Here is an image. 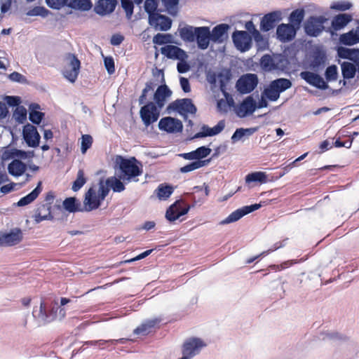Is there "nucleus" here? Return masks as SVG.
<instances>
[{
  "label": "nucleus",
  "mask_w": 359,
  "mask_h": 359,
  "mask_svg": "<svg viewBox=\"0 0 359 359\" xmlns=\"http://www.w3.org/2000/svg\"><path fill=\"white\" fill-rule=\"evenodd\" d=\"M62 207L66 211L70 213L84 212L80 201L75 196L66 198L62 202Z\"/></svg>",
  "instance_id": "obj_34"
},
{
  "label": "nucleus",
  "mask_w": 359,
  "mask_h": 359,
  "mask_svg": "<svg viewBox=\"0 0 359 359\" xmlns=\"http://www.w3.org/2000/svg\"><path fill=\"white\" fill-rule=\"evenodd\" d=\"M27 109L23 106L17 107L13 114V118L20 124L24 123L27 119Z\"/></svg>",
  "instance_id": "obj_49"
},
{
  "label": "nucleus",
  "mask_w": 359,
  "mask_h": 359,
  "mask_svg": "<svg viewBox=\"0 0 359 359\" xmlns=\"http://www.w3.org/2000/svg\"><path fill=\"white\" fill-rule=\"evenodd\" d=\"M352 6V4L349 1H341L334 2L330 8L334 10L345 11L350 9Z\"/></svg>",
  "instance_id": "obj_58"
},
{
  "label": "nucleus",
  "mask_w": 359,
  "mask_h": 359,
  "mask_svg": "<svg viewBox=\"0 0 359 359\" xmlns=\"http://www.w3.org/2000/svg\"><path fill=\"white\" fill-rule=\"evenodd\" d=\"M102 203V200H100L95 190L93 187H90L85 194L83 210L86 212L96 210L100 207Z\"/></svg>",
  "instance_id": "obj_21"
},
{
  "label": "nucleus",
  "mask_w": 359,
  "mask_h": 359,
  "mask_svg": "<svg viewBox=\"0 0 359 359\" xmlns=\"http://www.w3.org/2000/svg\"><path fill=\"white\" fill-rule=\"evenodd\" d=\"M257 109V102L252 95L246 97L238 106V116L241 118L252 114Z\"/></svg>",
  "instance_id": "obj_27"
},
{
  "label": "nucleus",
  "mask_w": 359,
  "mask_h": 359,
  "mask_svg": "<svg viewBox=\"0 0 359 359\" xmlns=\"http://www.w3.org/2000/svg\"><path fill=\"white\" fill-rule=\"evenodd\" d=\"M172 93V90L166 84L160 85L154 94V103L161 109L164 107L167 98L170 97Z\"/></svg>",
  "instance_id": "obj_28"
},
{
  "label": "nucleus",
  "mask_w": 359,
  "mask_h": 359,
  "mask_svg": "<svg viewBox=\"0 0 359 359\" xmlns=\"http://www.w3.org/2000/svg\"><path fill=\"white\" fill-rule=\"evenodd\" d=\"M338 75V67L336 65L328 66L325 71V77L327 82L336 81Z\"/></svg>",
  "instance_id": "obj_51"
},
{
  "label": "nucleus",
  "mask_w": 359,
  "mask_h": 359,
  "mask_svg": "<svg viewBox=\"0 0 359 359\" xmlns=\"http://www.w3.org/2000/svg\"><path fill=\"white\" fill-rule=\"evenodd\" d=\"M262 206V204L260 203H254L250 205H245L241 208H238L231 212L226 218L222 220L219 222V224L224 225L227 224H230L232 222H235L239 220L241 218L244 217L245 215L250 214L258 209H259Z\"/></svg>",
  "instance_id": "obj_11"
},
{
  "label": "nucleus",
  "mask_w": 359,
  "mask_h": 359,
  "mask_svg": "<svg viewBox=\"0 0 359 359\" xmlns=\"http://www.w3.org/2000/svg\"><path fill=\"white\" fill-rule=\"evenodd\" d=\"M27 168V165L18 159H13L8 165V173L14 177L22 175Z\"/></svg>",
  "instance_id": "obj_37"
},
{
  "label": "nucleus",
  "mask_w": 359,
  "mask_h": 359,
  "mask_svg": "<svg viewBox=\"0 0 359 359\" xmlns=\"http://www.w3.org/2000/svg\"><path fill=\"white\" fill-rule=\"evenodd\" d=\"M245 137L243 128H236L231 137V143L235 144L238 141L244 142Z\"/></svg>",
  "instance_id": "obj_60"
},
{
  "label": "nucleus",
  "mask_w": 359,
  "mask_h": 359,
  "mask_svg": "<svg viewBox=\"0 0 359 359\" xmlns=\"http://www.w3.org/2000/svg\"><path fill=\"white\" fill-rule=\"evenodd\" d=\"M161 53L168 59L184 60L188 55L181 48L174 45H165L161 48Z\"/></svg>",
  "instance_id": "obj_24"
},
{
  "label": "nucleus",
  "mask_w": 359,
  "mask_h": 359,
  "mask_svg": "<svg viewBox=\"0 0 359 359\" xmlns=\"http://www.w3.org/2000/svg\"><path fill=\"white\" fill-rule=\"evenodd\" d=\"M86 182V178L84 176V172L82 169L79 170L76 180L73 182L72 189L74 191H78Z\"/></svg>",
  "instance_id": "obj_50"
},
{
  "label": "nucleus",
  "mask_w": 359,
  "mask_h": 359,
  "mask_svg": "<svg viewBox=\"0 0 359 359\" xmlns=\"http://www.w3.org/2000/svg\"><path fill=\"white\" fill-rule=\"evenodd\" d=\"M258 84V77L255 74H245L236 81V88L241 94H248L252 92Z\"/></svg>",
  "instance_id": "obj_9"
},
{
  "label": "nucleus",
  "mask_w": 359,
  "mask_h": 359,
  "mask_svg": "<svg viewBox=\"0 0 359 359\" xmlns=\"http://www.w3.org/2000/svg\"><path fill=\"white\" fill-rule=\"evenodd\" d=\"M158 126L160 130L170 134L181 133L183 130L182 122L180 119L171 116L161 118Z\"/></svg>",
  "instance_id": "obj_10"
},
{
  "label": "nucleus",
  "mask_w": 359,
  "mask_h": 359,
  "mask_svg": "<svg viewBox=\"0 0 359 359\" xmlns=\"http://www.w3.org/2000/svg\"><path fill=\"white\" fill-rule=\"evenodd\" d=\"M231 72L230 69H224L222 70L217 74L220 91L222 92L224 97L226 99L227 102L229 105L233 104V100L232 99L231 95L227 92L226 86L231 79Z\"/></svg>",
  "instance_id": "obj_19"
},
{
  "label": "nucleus",
  "mask_w": 359,
  "mask_h": 359,
  "mask_svg": "<svg viewBox=\"0 0 359 359\" xmlns=\"http://www.w3.org/2000/svg\"><path fill=\"white\" fill-rule=\"evenodd\" d=\"M93 143V138L90 135H83L81 137V150L83 154L90 148Z\"/></svg>",
  "instance_id": "obj_59"
},
{
  "label": "nucleus",
  "mask_w": 359,
  "mask_h": 359,
  "mask_svg": "<svg viewBox=\"0 0 359 359\" xmlns=\"http://www.w3.org/2000/svg\"><path fill=\"white\" fill-rule=\"evenodd\" d=\"M4 100L6 102V104L9 107H20V104L21 103V99L18 96L13 95H6L4 97Z\"/></svg>",
  "instance_id": "obj_64"
},
{
  "label": "nucleus",
  "mask_w": 359,
  "mask_h": 359,
  "mask_svg": "<svg viewBox=\"0 0 359 359\" xmlns=\"http://www.w3.org/2000/svg\"><path fill=\"white\" fill-rule=\"evenodd\" d=\"M210 159L205 160V161H192V162L188 163L187 165H186L183 167H181L180 168V171L182 173H187L189 172H191L193 170H195L196 169H198L203 166H205L206 165H208L210 163Z\"/></svg>",
  "instance_id": "obj_45"
},
{
  "label": "nucleus",
  "mask_w": 359,
  "mask_h": 359,
  "mask_svg": "<svg viewBox=\"0 0 359 359\" xmlns=\"http://www.w3.org/2000/svg\"><path fill=\"white\" fill-rule=\"evenodd\" d=\"M327 60L326 54L324 51L318 50L314 52L313 60L311 62V67L313 70H318L325 67Z\"/></svg>",
  "instance_id": "obj_39"
},
{
  "label": "nucleus",
  "mask_w": 359,
  "mask_h": 359,
  "mask_svg": "<svg viewBox=\"0 0 359 359\" xmlns=\"http://www.w3.org/2000/svg\"><path fill=\"white\" fill-rule=\"evenodd\" d=\"M304 9H295L289 15V24L297 29L304 20Z\"/></svg>",
  "instance_id": "obj_42"
},
{
  "label": "nucleus",
  "mask_w": 359,
  "mask_h": 359,
  "mask_svg": "<svg viewBox=\"0 0 359 359\" xmlns=\"http://www.w3.org/2000/svg\"><path fill=\"white\" fill-rule=\"evenodd\" d=\"M358 26L349 32L342 34L339 36V43L342 45L351 46L359 43V20H357Z\"/></svg>",
  "instance_id": "obj_30"
},
{
  "label": "nucleus",
  "mask_w": 359,
  "mask_h": 359,
  "mask_svg": "<svg viewBox=\"0 0 359 359\" xmlns=\"http://www.w3.org/2000/svg\"><path fill=\"white\" fill-rule=\"evenodd\" d=\"M230 26L226 23H222L215 26L210 31L211 41L221 44L228 39V30Z\"/></svg>",
  "instance_id": "obj_22"
},
{
  "label": "nucleus",
  "mask_w": 359,
  "mask_h": 359,
  "mask_svg": "<svg viewBox=\"0 0 359 359\" xmlns=\"http://www.w3.org/2000/svg\"><path fill=\"white\" fill-rule=\"evenodd\" d=\"M161 109L153 102H147L140 110V116L147 127L158 121L160 117Z\"/></svg>",
  "instance_id": "obj_7"
},
{
  "label": "nucleus",
  "mask_w": 359,
  "mask_h": 359,
  "mask_svg": "<svg viewBox=\"0 0 359 359\" xmlns=\"http://www.w3.org/2000/svg\"><path fill=\"white\" fill-rule=\"evenodd\" d=\"M300 76L307 83L316 88L326 90L329 88L327 83L317 73L304 71L300 73Z\"/></svg>",
  "instance_id": "obj_16"
},
{
  "label": "nucleus",
  "mask_w": 359,
  "mask_h": 359,
  "mask_svg": "<svg viewBox=\"0 0 359 359\" xmlns=\"http://www.w3.org/2000/svg\"><path fill=\"white\" fill-rule=\"evenodd\" d=\"M352 20L353 16L351 14L346 13L337 14L332 18L331 27L326 29V32L334 35V32L344 29Z\"/></svg>",
  "instance_id": "obj_15"
},
{
  "label": "nucleus",
  "mask_w": 359,
  "mask_h": 359,
  "mask_svg": "<svg viewBox=\"0 0 359 359\" xmlns=\"http://www.w3.org/2000/svg\"><path fill=\"white\" fill-rule=\"evenodd\" d=\"M149 15V23L151 26H154L156 27L158 25V21L161 20V18L163 15L158 13L157 11H145Z\"/></svg>",
  "instance_id": "obj_57"
},
{
  "label": "nucleus",
  "mask_w": 359,
  "mask_h": 359,
  "mask_svg": "<svg viewBox=\"0 0 359 359\" xmlns=\"http://www.w3.org/2000/svg\"><path fill=\"white\" fill-rule=\"evenodd\" d=\"M225 128V121L220 120L216 126L212 128L203 124L201 126V130L196 133L191 139H200L207 137H212L219 134Z\"/></svg>",
  "instance_id": "obj_20"
},
{
  "label": "nucleus",
  "mask_w": 359,
  "mask_h": 359,
  "mask_svg": "<svg viewBox=\"0 0 359 359\" xmlns=\"http://www.w3.org/2000/svg\"><path fill=\"white\" fill-rule=\"evenodd\" d=\"M198 27L186 25L183 27L178 28V32L182 40L186 43L195 41L196 33Z\"/></svg>",
  "instance_id": "obj_33"
},
{
  "label": "nucleus",
  "mask_w": 359,
  "mask_h": 359,
  "mask_svg": "<svg viewBox=\"0 0 359 359\" xmlns=\"http://www.w3.org/2000/svg\"><path fill=\"white\" fill-rule=\"evenodd\" d=\"M67 6L81 11H88L93 7L90 0H68Z\"/></svg>",
  "instance_id": "obj_40"
},
{
  "label": "nucleus",
  "mask_w": 359,
  "mask_h": 359,
  "mask_svg": "<svg viewBox=\"0 0 359 359\" xmlns=\"http://www.w3.org/2000/svg\"><path fill=\"white\" fill-rule=\"evenodd\" d=\"M22 138L28 147L36 148L39 145L41 135L35 126L27 123L23 126Z\"/></svg>",
  "instance_id": "obj_13"
},
{
  "label": "nucleus",
  "mask_w": 359,
  "mask_h": 359,
  "mask_svg": "<svg viewBox=\"0 0 359 359\" xmlns=\"http://www.w3.org/2000/svg\"><path fill=\"white\" fill-rule=\"evenodd\" d=\"M65 60L69 62V65L72 67V70L66 71L64 73V76L70 82L74 83L78 77L81 67V62L75 54L70 53L66 54Z\"/></svg>",
  "instance_id": "obj_18"
},
{
  "label": "nucleus",
  "mask_w": 359,
  "mask_h": 359,
  "mask_svg": "<svg viewBox=\"0 0 359 359\" xmlns=\"http://www.w3.org/2000/svg\"><path fill=\"white\" fill-rule=\"evenodd\" d=\"M47 6L53 9L59 10L67 6L68 0H45Z\"/></svg>",
  "instance_id": "obj_61"
},
{
  "label": "nucleus",
  "mask_w": 359,
  "mask_h": 359,
  "mask_svg": "<svg viewBox=\"0 0 359 359\" xmlns=\"http://www.w3.org/2000/svg\"><path fill=\"white\" fill-rule=\"evenodd\" d=\"M231 37L235 47L241 52L248 51L252 46V36L246 31L236 30Z\"/></svg>",
  "instance_id": "obj_12"
},
{
  "label": "nucleus",
  "mask_w": 359,
  "mask_h": 359,
  "mask_svg": "<svg viewBox=\"0 0 359 359\" xmlns=\"http://www.w3.org/2000/svg\"><path fill=\"white\" fill-rule=\"evenodd\" d=\"M173 191L174 189L172 186L167 184H161L155 190L158 198L160 200L163 201L168 199L172 195Z\"/></svg>",
  "instance_id": "obj_44"
},
{
  "label": "nucleus",
  "mask_w": 359,
  "mask_h": 359,
  "mask_svg": "<svg viewBox=\"0 0 359 359\" xmlns=\"http://www.w3.org/2000/svg\"><path fill=\"white\" fill-rule=\"evenodd\" d=\"M297 28L288 24L282 23L276 28V38L282 43L292 41L296 36Z\"/></svg>",
  "instance_id": "obj_17"
},
{
  "label": "nucleus",
  "mask_w": 359,
  "mask_h": 359,
  "mask_svg": "<svg viewBox=\"0 0 359 359\" xmlns=\"http://www.w3.org/2000/svg\"><path fill=\"white\" fill-rule=\"evenodd\" d=\"M49 13V11L43 6H35L27 12L28 16H41L46 17Z\"/></svg>",
  "instance_id": "obj_55"
},
{
  "label": "nucleus",
  "mask_w": 359,
  "mask_h": 359,
  "mask_svg": "<svg viewBox=\"0 0 359 359\" xmlns=\"http://www.w3.org/2000/svg\"><path fill=\"white\" fill-rule=\"evenodd\" d=\"M116 166H118L121 172V179L123 182H137V177L142 172V163L135 157L126 158L121 156H117L115 161Z\"/></svg>",
  "instance_id": "obj_2"
},
{
  "label": "nucleus",
  "mask_w": 359,
  "mask_h": 359,
  "mask_svg": "<svg viewBox=\"0 0 359 359\" xmlns=\"http://www.w3.org/2000/svg\"><path fill=\"white\" fill-rule=\"evenodd\" d=\"M327 19L323 15H312L307 18L304 24V29L306 34L311 37L318 36L324 30L326 29L324 24Z\"/></svg>",
  "instance_id": "obj_5"
},
{
  "label": "nucleus",
  "mask_w": 359,
  "mask_h": 359,
  "mask_svg": "<svg viewBox=\"0 0 359 359\" xmlns=\"http://www.w3.org/2000/svg\"><path fill=\"white\" fill-rule=\"evenodd\" d=\"M196 32L195 41L197 43V47L201 50L207 49L211 41L210 27L206 26L198 27Z\"/></svg>",
  "instance_id": "obj_25"
},
{
  "label": "nucleus",
  "mask_w": 359,
  "mask_h": 359,
  "mask_svg": "<svg viewBox=\"0 0 359 359\" xmlns=\"http://www.w3.org/2000/svg\"><path fill=\"white\" fill-rule=\"evenodd\" d=\"M206 346V343L201 338L190 337L184 342L182 350V357L179 359H191L199 354Z\"/></svg>",
  "instance_id": "obj_6"
},
{
  "label": "nucleus",
  "mask_w": 359,
  "mask_h": 359,
  "mask_svg": "<svg viewBox=\"0 0 359 359\" xmlns=\"http://www.w3.org/2000/svg\"><path fill=\"white\" fill-rule=\"evenodd\" d=\"M52 206L49 204L39 203L34 210L33 215L34 220L36 224H39L43 221H52L54 217L51 212Z\"/></svg>",
  "instance_id": "obj_23"
},
{
  "label": "nucleus",
  "mask_w": 359,
  "mask_h": 359,
  "mask_svg": "<svg viewBox=\"0 0 359 359\" xmlns=\"http://www.w3.org/2000/svg\"><path fill=\"white\" fill-rule=\"evenodd\" d=\"M172 26V20L170 18L162 15L161 18V22L158 23V28L161 31H168L171 28Z\"/></svg>",
  "instance_id": "obj_62"
},
{
  "label": "nucleus",
  "mask_w": 359,
  "mask_h": 359,
  "mask_svg": "<svg viewBox=\"0 0 359 359\" xmlns=\"http://www.w3.org/2000/svg\"><path fill=\"white\" fill-rule=\"evenodd\" d=\"M109 192V187H107L106 184H104V181L102 179H100L99 181V190H98V196L100 200L102 201L105 199L107 196Z\"/></svg>",
  "instance_id": "obj_63"
},
{
  "label": "nucleus",
  "mask_w": 359,
  "mask_h": 359,
  "mask_svg": "<svg viewBox=\"0 0 359 359\" xmlns=\"http://www.w3.org/2000/svg\"><path fill=\"white\" fill-rule=\"evenodd\" d=\"M260 66L266 72L274 70V56L269 54L264 55L260 59Z\"/></svg>",
  "instance_id": "obj_48"
},
{
  "label": "nucleus",
  "mask_w": 359,
  "mask_h": 359,
  "mask_svg": "<svg viewBox=\"0 0 359 359\" xmlns=\"http://www.w3.org/2000/svg\"><path fill=\"white\" fill-rule=\"evenodd\" d=\"M287 65L288 61L284 55H278L274 56V70L279 69L283 71L287 68Z\"/></svg>",
  "instance_id": "obj_54"
},
{
  "label": "nucleus",
  "mask_w": 359,
  "mask_h": 359,
  "mask_svg": "<svg viewBox=\"0 0 359 359\" xmlns=\"http://www.w3.org/2000/svg\"><path fill=\"white\" fill-rule=\"evenodd\" d=\"M319 338L324 341H344L346 337L335 332H325L320 333Z\"/></svg>",
  "instance_id": "obj_47"
},
{
  "label": "nucleus",
  "mask_w": 359,
  "mask_h": 359,
  "mask_svg": "<svg viewBox=\"0 0 359 359\" xmlns=\"http://www.w3.org/2000/svg\"><path fill=\"white\" fill-rule=\"evenodd\" d=\"M292 86L291 80L286 78H278L271 81L262 93L269 101L276 102L279 97L280 93L290 89Z\"/></svg>",
  "instance_id": "obj_3"
},
{
  "label": "nucleus",
  "mask_w": 359,
  "mask_h": 359,
  "mask_svg": "<svg viewBox=\"0 0 359 359\" xmlns=\"http://www.w3.org/2000/svg\"><path fill=\"white\" fill-rule=\"evenodd\" d=\"M267 180V175L264 172H253L245 176V182L247 183L259 182L265 183Z\"/></svg>",
  "instance_id": "obj_46"
},
{
  "label": "nucleus",
  "mask_w": 359,
  "mask_h": 359,
  "mask_svg": "<svg viewBox=\"0 0 359 359\" xmlns=\"http://www.w3.org/2000/svg\"><path fill=\"white\" fill-rule=\"evenodd\" d=\"M32 316L35 319L46 324L57 319H64L66 316V310L60 307L55 299H46L41 301L39 309L36 307L34 308Z\"/></svg>",
  "instance_id": "obj_1"
},
{
  "label": "nucleus",
  "mask_w": 359,
  "mask_h": 359,
  "mask_svg": "<svg viewBox=\"0 0 359 359\" xmlns=\"http://www.w3.org/2000/svg\"><path fill=\"white\" fill-rule=\"evenodd\" d=\"M122 8L126 13V17L129 19L131 18L134 11V4L132 0H121Z\"/></svg>",
  "instance_id": "obj_56"
},
{
  "label": "nucleus",
  "mask_w": 359,
  "mask_h": 359,
  "mask_svg": "<svg viewBox=\"0 0 359 359\" xmlns=\"http://www.w3.org/2000/svg\"><path fill=\"white\" fill-rule=\"evenodd\" d=\"M337 54L339 58L353 61L359 67V48H349L344 46L337 47Z\"/></svg>",
  "instance_id": "obj_29"
},
{
  "label": "nucleus",
  "mask_w": 359,
  "mask_h": 359,
  "mask_svg": "<svg viewBox=\"0 0 359 359\" xmlns=\"http://www.w3.org/2000/svg\"><path fill=\"white\" fill-rule=\"evenodd\" d=\"M211 151L209 147L201 146L192 151L180 154L179 156L186 160L203 161L202 159L207 157Z\"/></svg>",
  "instance_id": "obj_31"
},
{
  "label": "nucleus",
  "mask_w": 359,
  "mask_h": 359,
  "mask_svg": "<svg viewBox=\"0 0 359 359\" xmlns=\"http://www.w3.org/2000/svg\"><path fill=\"white\" fill-rule=\"evenodd\" d=\"M121 175L118 177L116 176L109 177L106 180V185L109 187L114 192L120 193L125 190L126 187L124 184L121 182Z\"/></svg>",
  "instance_id": "obj_41"
},
{
  "label": "nucleus",
  "mask_w": 359,
  "mask_h": 359,
  "mask_svg": "<svg viewBox=\"0 0 359 359\" xmlns=\"http://www.w3.org/2000/svg\"><path fill=\"white\" fill-rule=\"evenodd\" d=\"M4 240L6 246H12L19 243L23 238V234L20 229L15 228L8 233H4Z\"/></svg>",
  "instance_id": "obj_32"
},
{
  "label": "nucleus",
  "mask_w": 359,
  "mask_h": 359,
  "mask_svg": "<svg viewBox=\"0 0 359 359\" xmlns=\"http://www.w3.org/2000/svg\"><path fill=\"white\" fill-rule=\"evenodd\" d=\"M41 182H39L36 187L27 195L22 197L16 203L18 207H23L32 203L36 199L42 191Z\"/></svg>",
  "instance_id": "obj_36"
},
{
  "label": "nucleus",
  "mask_w": 359,
  "mask_h": 359,
  "mask_svg": "<svg viewBox=\"0 0 359 359\" xmlns=\"http://www.w3.org/2000/svg\"><path fill=\"white\" fill-rule=\"evenodd\" d=\"M176 111L179 114L183 116L186 121L188 118L187 114H196L197 112V108L193 103V101L190 98H182L177 99L171 103H170L167 108L166 111L170 114L171 111Z\"/></svg>",
  "instance_id": "obj_4"
},
{
  "label": "nucleus",
  "mask_w": 359,
  "mask_h": 359,
  "mask_svg": "<svg viewBox=\"0 0 359 359\" xmlns=\"http://www.w3.org/2000/svg\"><path fill=\"white\" fill-rule=\"evenodd\" d=\"M117 4V0H98L94 6L93 11L100 16H105L113 13Z\"/></svg>",
  "instance_id": "obj_26"
},
{
  "label": "nucleus",
  "mask_w": 359,
  "mask_h": 359,
  "mask_svg": "<svg viewBox=\"0 0 359 359\" xmlns=\"http://www.w3.org/2000/svg\"><path fill=\"white\" fill-rule=\"evenodd\" d=\"M190 209L191 205H188L184 200H177L167 209L165 218L170 222H173L180 217L187 215Z\"/></svg>",
  "instance_id": "obj_8"
},
{
  "label": "nucleus",
  "mask_w": 359,
  "mask_h": 359,
  "mask_svg": "<svg viewBox=\"0 0 359 359\" xmlns=\"http://www.w3.org/2000/svg\"><path fill=\"white\" fill-rule=\"evenodd\" d=\"M357 65L349 62H344L341 64V74L344 79H350L355 77L357 72Z\"/></svg>",
  "instance_id": "obj_43"
},
{
  "label": "nucleus",
  "mask_w": 359,
  "mask_h": 359,
  "mask_svg": "<svg viewBox=\"0 0 359 359\" xmlns=\"http://www.w3.org/2000/svg\"><path fill=\"white\" fill-rule=\"evenodd\" d=\"M193 189L194 190V192L184 194V195L187 196L189 199L192 202V204L190 205L191 208L194 207L198 203H203V198H201V196H198V199H196V196H195V193L203 191V187L201 186H196L193 188Z\"/></svg>",
  "instance_id": "obj_52"
},
{
  "label": "nucleus",
  "mask_w": 359,
  "mask_h": 359,
  "mask_svg": "<svg viewBox=\"0 0 359 359\" xmlns=\"http://www.w3.org/2000/svg\"><path fill=\"white\" fill-rule=\"evenodd\" d=\"M161 321V318H160L147 320L135 328L133 333L136 335H147L151 332V328L154 327Z\"/></svg>",
  "instance_id": "obj_35"
},
{
  "label": "nucleus",
  "mask_w": 359,
  "mask_h": 359,
  "mask_svg": "<svg viewBox=\"0 0 359 359\" xmlns=\"http://www.w3.org/2000/svg\"><path fill=\"white\" fill-rule=\"evenodd\" d=\"M40 108V105L37 103H32L29 104V120L33 124L39 125L45 117L43 112L38 111Z\"/></svg>",
  "instance_id": "obj_38"
},
{
  "label": "nucleus",
  "mask_w": 359,
  "mask_h": 359,
  "mask_svg": "<svg viewBox=\"0 0 359 359\" xmlns=\"http://www.w3.org/2000/svg\"><path fill=\"white\" fill-rule=\"evenodd\" d=\"M153 43L157 45H164L172 43V35L170 34H156L153 38Z\"/></svg>",
  "instance_id": "obj_53"
},
{
  "label": "nucleus",
  "mask_w": 359,
  "mask_h": 359,
  "mask_svg": "<svg viewBox=\"0 0 359 359\" xmlns=\"http://www.w3.org/2000/svg\"><path fill=\"white\" fill-rule=\"evenodd\" d=\"M282 20L280 11H274L265 14L260 21L259 28L264 32L273 29Z\"/></svg>",
  "instance_id": "obj_14"
}]
</instances>
